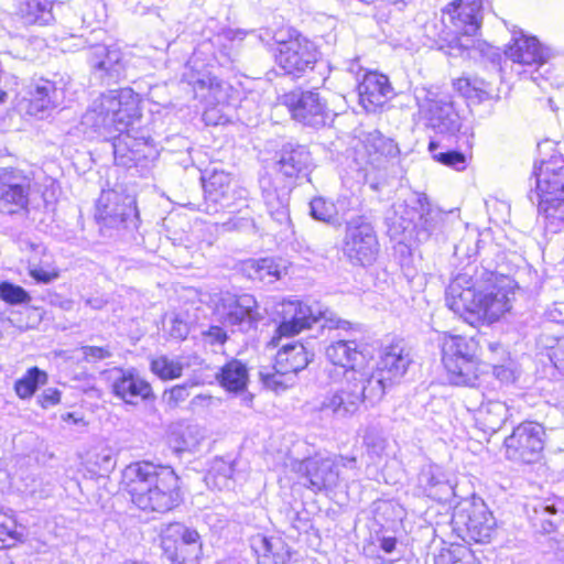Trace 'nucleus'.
Listing matches in <instances>:
<instances>
[{"label":"nucleus","mask_w":564,"mask_h":564,"mask_svg":"<svg viewBox=\"0 0 564 564\" xmlns=\"http://www.w3.org/2000/svg\"><path fill=\"white\" fill-rule=\"evenodd\" d=\"M417 485L423 492L438 501H446L453 496L452 485L444 478L440 467L435 465L423 466L417 475Z\"/></svg>","instance_id":"473e14b6"},{"label":"nucleus","mask_w":564,"mask_h":564,"mask_svg":"<svg viewBox=\"0 0 564 564\" xmlns=\"http://www.w3.org/2000/svg\"><path fill=\"white\" fill-rule=\"evenodd\" d=\"M46 382L47 373L37 367H32L22 378L15 381L14 391L20 399H30L37 388Z\"/></svg>","instance_id":"ea45409f"},{"label":"nucleus","mask_w":564,"mask_h":564,"mask_svg":"<svg viewBox=\"0 0 564 564\" xmlns=\"http://www.w3.org/2000/svg\"><path fill=\"white\" fill-rule=\"evenodd\" d=\"M454 530L465 541L488 543L496 533L497 522L481 499L462 502L452 519Z\"/></svg>","instance_id":"f8f14e48"},{"label":"nucleus","mask_w":564,"mask_h":564,"mask_svg":"<svg viewBox=\"0 0 564 564\" xmlns=\"http://www.w3.org/2000/svg\"><path fill=\"white\" fill-rule=\"evenodd\" d=\"M494 376L500 381H511L513 379V372L505 366H495Z\"/></svg>","instance_id":"e2e57ef3"},{"label":"nucleus","mask_w":564,"mask_h":564,"mask_svg":"<svg viewBox=\"0 0 564 564\" xmlns=\"http://www.w3.org/2000/svg\"><path fill=\"white\" fill-rule=\"evenodd\" d=\"M151 370L163 380H172L182 376L183 366L177 360L161 356L152 360Z\"/></svg>","instance_id":"37998d69"},{"label":"nucleus","mask_w":564,"mask_h":564,"mask_svg":"<svg viewBox=\"0 0 564 564\" xmlns=\"http://www.w3.org/2000/svg\"><path fill=\"white\" fill-rule=\"evenodd\" d=\"M161 547L173 564H198L203 553L199 533L180 522L169 523L162 530Z\"/></svg>","instance_id":"4468645a"},{"label":"nucleus","mask_w":564,"mask_h":564,"mask_svg":"<svg viewBox=\"0 0 564 564\" xmlns=\"http://www.w3.org/2000/svg\"><path fill=\"white\" fill-rule=\"evenodd\" d=\"M282 306V322L278 327L279 336H274L270 341L274 347L280 345L282 337L294 336L302 329L310 328L314 323L323 322L321 327L328 329H347L350 325L348 321L340 319L318 302L307 305L301 301H288Z\"/></svg>","instance_id":"423d86ee"},{"label":"nucleus","mask_w":564,"mask_h":564,"mask_svg":"<svg viewBox=\"0 0 564 564\" xmlns=\"http://www.w3.org/2000/svg\"><path fill=\"white\" fill-rule=\"evenodd\" d=\"M455 89H457L462 95L469 97L470 94V83L466 78H458L454 83Z\"/></svg>","instance_id":"69168bd1"},{"label":"nucleus","mask_w":564,"mask_h":564,"mask_svg":"<svg viewBox=\"0 0 564 564\" xmlns=\"http://www.w3.org/2000/svg\"><path fill=\"white\" fill-rule=\"evenodd\" d=\"M106 304L107 301L102 297H89L86 300V305L90 306L93 310H101Z\"/></svg>","instance_id":"774afa93"},{"label":"nucleus","mask_w":564,"mask_h":564,"mask_svg":"<svg viewBox=\"0 0 564 564\" xmlns=\"http://www.w3.org/2000/svg\"><path fill=\"white\" fill-rule=\"evenodd\" d=\"M87 61L95 77L105 84L119 80L124 70L122 52L115 46L105 44L91 46L87 52Z\"/></svg>","instance_id":"412c9836"},{"label":"nucleus","mask_w":564,"mask_h":564,"mask_svg":"<svg viewBox=\"0 0 564 564\" xmlns=\"http://www.w3.org/2000/svg\"><path fill=\"white\" fill-rule=\"evenodd\" d=\"M31 178L21 170L0 169V212L13 215L25 212L29 205Z\"/></svg>","instance_id":"6ab92c4d"},{"label":"nucleus","mask_w":564,"mask_h":564,"mask_svg":"<svg viewBox=\"0 0 564 564\" xmlns=\"http://www.w3.org/2000/svg\"><path fill=\"white\" fill-rule=\"evenodd\" d=\"M451 6L453 11L448 12L452 14V21L457 32L467 36L476 35L482 20V1L457 0Z\"/></svg>","instance_id":"a878e982"},{"label":"nucleus","mask_w":564,"mask_h":564,"mask_svg":"<svg viewBox=\"0 0 564 564\" xmlns=\"http://www.w3.org/2000/svg\"><path fill=\"white\" fill-rule=\"evenodd\" d=\"M368 387L369 383L362 372H351V377H346V381L339 388L316 399L313 402V410L336 419L351 416L362 402L375 405L380 401L370 398Z\"/></svg>","instance_id":"1a4fd4ad"},{"label":"nucleus","mask_w":564,"mask_h":564,"mask_svg":"<svg viewBox=\"0 0 564 564\" xmlns=\"http://www.w3.org/2000/svg\"><path fill=\"white\" fill-rule=\"evenodd\" d=\"M549 357L554 367L564 373V337L556 340V344L551 347Z\"/></svg>","instance_id":"864d4df0"},{"label":"nucleus","mask_w":564,"mask_h":564,"mask_svg":"<svg viewBox=\"0 0 564 564\" xmlns=\"http://www.w3.org/2000/svg\"><path fill=\"white\" fill-rule=\"evenodd\" d=\"M336 464H338V467L341 466L345 468L356 469L357 468V458L355 456H351V457L341 456L339 458V460L336 462Z\"/></svg>","instance_id":"338daca9"},{"label":"nucleus","mask_w":564,"mask_h":564,"mask_svg":"<svg viewBox=\"0 0 564 564\" xmlns=\"http://www.w3.org/2000/svg\"><path fill=\"white\" fill-rule=\"evenodd\" d=\"M478 344L471 337L446 335L442 341V362L454 386L475 387L478 381Z\"/></svg>","instance_id":"0eeeda50"},{"label":"nucleus","mask_w":564,"mask_h":564,"mask_svg":"<svg viewBox=\"0 0 564 564\" xmlns=\"http://www.w3.org/2000/svg\"><path fill=\"white\" fill-rule=\"evenodd\" d=\"M276 166L285 177L305 175L311 166V153L306 147L286 143L276 154Z\"/></svg>","instance_id":"bb28decb"},{"label":"nucleus","mask_w":564,"mask_h":564,"mask_svg":"<svg viewBox=\"0 0 564 564\" xmlns=\"http://www.w3.org/2000/svg\"><path fill=\"white\" fill-rule=\"evenodd\" d=\"M313 356L314 354L301 343L283 344L276 352L273 369H279L280 372L294 378L297 372L307 367Z\"/></svg>","instance_id":"c756f323"},{"label":"nucleus","mask_w":564,"mask_h":564,"mask_svg":"<svg viewBox=\"0 0 564 564\" xmlns=\"http://www.w3.org/2000/svg\"><path fill=\"white\" fill-rule=\"evenodd\" d=\"M359 102L366 111L372 112L382 107L393 95L387 76L366 72L357 85Z\"/></svg>","instance_id":"b1692460"},{"label":"nucleus","mask_w":564,"mask_h":564,"mask_svg":"<svg viewBox=\"0 0 564 564\" xmlns=\"http://www.w3.org/2000/svg\"><path fill=\"white\" fill-rule=\"evenodd\" d=\"M334 207L337 209V219H344L347 213L354 209L351 199L346 196L338 197L336 203H334Z\"/></svg>","instance_id":"bf43d9fd"},{"label":"nucleus","mask_w":564,"mask_h":564,"mask_svg":"<svg viewBox=\"0 0 564 564\" xmlns=\"http://www.w3.org/2000/svg\"><path fill=\"white\" fill-rule=\"evenodd\" d=\"M262 198L271 218L280 225L289 221L288 196L285 192H279L273 186L270 176H261L259 180Z\"/></svg>","instance_id":"72a5a7b5"},{"label":"nucleus","mask_w":564,"mask_h":564,"mask_svg":"<svg viewBox=\"0 0 564 564\" xmlns=\"http://www.w3.org/2000/svg\"><path fill=\"white\" fill-rule=\"evenodd\" d=\"M22 533L18 530L17 521L12 514L0 512V541L15 543L21 540Z\"/></svg>","instance_id":"49530a36"},{"label":"nucleus","mask_w":564,"mask_h":564,"mask_svg":"<svg viewBox=\"0 0 564 564\" xmlns=\"http://www.w3.org/2000/svg\"><path fill=\"white\" fill-rule=\"evenodd\" d=\"M532 176L534 189L529 199L536 204L539 215L550 225L564 224V158L554 151L549 159H541L534 164Z\"/></svg>","instance_id":"39448f33"},{"label":"nucleus","mask_w":564,"mask_h":564,"mask_svg":"<svg viewBox=\"0 0 564 564\" xmlns=\"http://www.w3.org/2000/svg\"><path fill=\"white\" fill-rule=\"evenodd\" d=\"M398 219H394L389 228L392 236L403 235L412 237L419 242L427 241L437 230L443 219L442 213L434 208L425 194H414L404 206Z\"/></svg>","instance_id":"6e6552de"},{"label":"nucleus","mask_w":564,"mask_h":564,"mask_svg":"<svg viewBox=\"0 0 564 564\" xmlns=\"http://www.w3.org/2000/svg\"><path fill=\"white\" fill-rule=\"evenodd\" d=\"M215 314L224 325L237 327L242 333L257 328L259 322L264 318L251 294H221L216 303Z\"/></svg>","instance_id":"dca6fc26"},{"label":"nucleus","mask_w":564,"mask_h":564,"mask_svg":"<svg viewBox=\"0 0 564 564\" xmlns=\"http://www.w3.org/2000/svg\"><path fill=\"white\" fill-rule=\"evenodd\" d=\"M344 68H345V70L348 74H350L351 76L355 77L357 83H360L359 82V75H360L361 72H364V68L359 64V59L358 58H354V59H349V61L345 62L344 63Z\"/></svg>","instance_id":"680f3d73"},{"label":"nucleus","mask_w":564,"mask_h":564,"mask_svg":"<svg viewBox=\"0 0 564 564\" xmlns=\"http://www.w3.org/2000/svg\"><path fill=\"white\" fill-rule=\"evenodd\" d=\"M296 471L307 481L313 491L332 489L339 480L338 464L330 458L308 457L297 463Z\"/></svg>","instance_id":"4be33fe9"},{"label":"nucleus","mask_w":564,"mask_h":564,"mask_svg":"<svg viewBox=\"0 0 564 564\" xmlns=\"http://www.w3.org/2000/svg\"><path fill=\"white\" fill-rule=\"evenodd\" d=\"M231 176L224 171L213 172L204 181V193L208 200L220 204L221 207L232 208L234 204L229 200L231 189Z\"/></svg>","instance_id":"f704fd0d"},{"label":"nucleus","mask_w":564,"mask_h":564,"mask_svg":"<svg viewBox=\"0 0 564 564\" xmlns=\"http://www.w3.org/2000/svg\"><path fill=\"white\" fill-rule=\"evenodd\" d=\"M291 117L303 126L322 128L328 119L326 100L316 90H293L283 96Z\"/></svg>","instance_id":"a211bd4d"},{"label":"nucleus","mask_w":564,"mask_h":564,"mask_svg":"<svg viewBox=\"0 0 564 564\" xmlns=\"http://www.w3.org/2000/svg\"><path fill=\"white\" fill-rule=\"evenodd\" d=\"M415 100L425 126L436 134L447 138L455 137L467 148H471L473 128L464 122L455 108L451 94L437 87L416 88Z\"/></svg>","instance_id":"20e7f679"},{"label":"nucleus","mask_w":564,"mask_h":564,"mask_svg":"<svg viewBox=\"0 0 564 564\" xmlns=\"http://www.w3.org/2000/svg\"><path fill=\"white\" fill-rule=\"evenodd\" d=\"M188 397L189 391L187 384L174 386L170 390H165L163 393V400L171 409L178 406Z\"/></svg>","instance_id":"8fccbe9b"},{"label":"nucleus","mask_w":564,"mask_h":564,"mask_svg":"<svg viewBox=\"0 0 564 564\" xmlns=\"http://www.w3.org/2000/svg\"><path fill=\"white\" fill-rule=\"evenodd\" d=\"M112 393L129 404H137L138 399L148 400L152 397V388L133 369L115 368L111 371Z\"/></svg>","instance_id":"5701e85b"},{"label":"nucleus","mask_w":564,"mask_h":564,"mask_svg":"<svg viewBox=\"0 0 564 564\" xmlns=\"http://www.w3.org/2000/svg\"><path fill=\"white\" fill-rule=\"evenodd\" d=\"M83 359L86 362H98L111 358L113 352L109 345L106 346H83L80 348Z\"/></svg>","instance_id":"09e8293b"},{"label":"nucleus","mask_w":564,"mask_h":564,"mask_svg":"<svg viewBox=\"0 0 564 564\" xmlns=\"http://www.w3.org/2000/svg\"><path fill=\"white\" fill-rule=\"evenodd\" d=\"M203 339L206 344H209L212 346L215 345H224L227 339L228 335L220 326H209V328L205 332H203Z\"/></svg>","instance_id":"3c124183"},{"label":"nucleus","mask_w":564,"mask_h":564,"mask_svg":"<svg viewBox=\"0 0 564 564\" xmlns=\"http://www.w3.org/2000/svg\"><path fill=\"white\" fill-rule=\"evenodd\" d=\"M123 481L132 502L141 510L164 513L182 501L180 478L170 466L130 464L123 471Z\"/></svg>","instance_id":"f03ea898"},{"label":"nucleus","mask_w":564,"mask_h":564,"mask_svg":"<svg viewBox=\"0 0 564 564\" xmlns=\"http://www.w3.org/2000/svg\"><path fill=\"white\" fill-rule=\"evenodd\" d=\"M180 438L181 441L177 448L181 451H189L198 446L205 438V431L198 424L188 423L182 426Z\"/></svg>","instance_id":"c03bdc74"},{"label":"nucleus","mask_w":564,"mask_h":564,"mask_svg":"<svg viewBox=\"0 0 564 564\" xmlns=\"http://www.w3.org/2000/svg\"><path fill=\"white\" fill-rule=\"evenodd\" d=\"M216 378L226 390L239 392L247 387L248 369L240 360L232 359L220 368Z\"/></svg>","instance_id":"c9c22d12"},{"label":"nucleus","mask_w":564,"mask_h":564,"mask_svg":"<svg viewBox=\"0 0 564 564\" xmlns=\"http://www.w3.org/2000/svg\"><path fill=\"white\" fill-rule=\"evenodd\" d=\"M446 304L471 326L491 324L511 307L505 291H478L467 274H459L449 283L446 290Z\"/></svg>","instance_id":"7ed1b4c3"},{"label":"nucleus","mask_w":564,"mask_h":564,"mask_svg":"<svg viewBox=\"0 0 564 564\" xmlns=\"http://www.w3.org/2000/svg\"><path fill=\"white\" fill-rule=\"evenodd\" d=\"M327 359L335 366L346 369V377L358 372L355 367L361 365L365 356L355 340H337L326 348Z\"/></svg>","instance_id":"2f4dec72"},{"label":"nucleus","mask_w":564,"mask_h":564,"mask_svg":"<svg viewBox=\"0 0 564 564\" xmlns=\"http://www.w3.org/2000/svg\"><path fill=\"white\" fill-rule=\"evenodd\" d=\"M412 362L411 349L402 340L384 347L377 368L371 372H362L369 383L370 398L381 400L386 389L399 382Z\"/></svg>","instance_id":"9d476101"},{"label":"nucleus","mask_w":564,"mask_h":564,"mask_svg":"<svg viewBox=\"0 0 564 564\" xmlns=\"http://www.w3.org/2000/svg\"><path fill=\"white\" fill-rule=\"evenodd\" d=\"M99 223L109 228H129L137 226L134 200L116 191H104L98 199L97 215Z\"/></svg>","instance_id":"aec40b11"},{"label":"nucleus","mask_w":564,"mask_h":564,"mask_svg":"<svg viewBox=\"0 0 564 564\" xmlns=\"http://www.w3.org/2000/svg\"><path fill=\"white\" fill-rule=\"evenodd\" d=\"M341 251L352 265L368 267L377 260L380 251L378 236L365 215L346 220Z\"/></svg>","instance_id":"9b49d317"},{"label":"nucleus","mask_w":564,"mask_h":564,"mask_svg":"<svg viewBox=\"0 0 564 564\" xmlns=\"http://www.w3.org/2000/svg\"><path fill=\"white\" fill-rule=\"evenodd\" d=\"M189 333V326L186 322L181 319L180 317H174L172 319V325L170 328V335L175 339H185Z\"/></svg>","instance_id":"4d7b16f0"},{"label":"nucleus","mask_w":564,"mask_h":564,"mask_svg":"<svg viewBox=\"0 0 564 564\" xmlns=\"http://www.w3.org/2000/svg\"><path fill=\"white\" fill-rule=\"evenodd\" d=\"M310 215L318 221L335 225L337 224V209L334 207V202L327 200L324 197H314L310 202Z\"/></svg>","instance_id":"79ce46f5"},{"label":"nucleus","mask_w":564,"mask_h":564,"mask_svg":"<svg viewBox=\"0 0 564 564\" xmlns=\"http://www.w3.org/2000/svg\"><path fill=\"white\" fill-rule=\"evenodd\" d=\"M505 53L513 63L531 67V78L534 82L539 78L534 74L551 64L557 56L554 48L542 44L535 36L524 34L521 30L513 32L511 42Z\"/></svg>","instance_id":"f3484780"},{"label":"nucleus","mask_w":564,"mask_h":564,"mask_svg":"<svg viewBox=\"0 0 564 564\" xmlns=\"http://www.w3.org/2000/svg\"><path fill=\"white\" fill-rule=\"evenodd\" d=\"M424 33L425 36L435 44L445 40L442 35L444 33V25L443 23H438L435 19L425 23Z\"/></svg>","instance_id":"6e6d98bb"},{"label":"nucleus","mask_w":564,"mask_h":564,"mask_svg":"<svg viewBox=\"0 0 564 564\" xmlns=\"http://www.w3.org/2000/svg\"><path fill=\"white\" fill-rule=\"evenodd\" d=\"M365 445L369 454L380 456L386 448V441L373 433H367L365 436Z\"/></svg>","instance_id":"603ef678"},{"label":"nucleus","mask_w":564,"mask_h":564,"mask_svg":"<svg viewBox=\"0 0 564 564\" xmlns=\"http://www.w3.org/2000/svg\"><path fill=\"white\" fill-rule=\"evenodd\" d=\"M39 404L47 409L61 402V391L56 388H47L37 397Z\"/></svg>","instance_id":"5fc2aeb1"},{"label":"nucleus","mask_w":564,"mask_h":564,"mask_svg":"<svg viewBox=\"0 0 564 564\" xmlns=\"http://www.w3.org/2000/svg\"><path fill=\"white\" fill-rule=\"evenodd\" d=\"M29 95V112L44 117L47 111L59 105L62 93L54 82L39 78L31 84Z\"/></svg>","instance_id":"c85d7f7f"},{"label":"nucleus","mask_w":564,"mask_h":564,"mask_svg":"<svg viewBox=\"0 0 564 564\" xmlns=\"http://www.w3.org/2000/svg\"><path fill=\"white\" fill-rule=\"evenodd\" d=\"M54 0H20L19 14L26 24H47L53 20L52 6Z\"/></svg>","instance_id":"e433bc0d"},{"label":"nucleus","mask_w":564,"mask_h":564,"mask_svg":"<svg viewBox=\"0 0 564 564\" xmlns=\"http://www.w3.org/2000/svg\"><path fill=\"white\" fill-rule=\"evenodd\" d=\"M434 564H477L474 553L464 545H451L434 556Z\"/></svg>","instance_id":"a19ab883"},{"label":"nucleus","mask_w":564,"mask_h":564,"mask_svg":"<svg viewBox=\"0 0 564 564\" xmlns=\"http://www.w3.org/2000/svg\"><path fill=\"white\" fill-rule=\"evenodd\" d=\"M140 97L130 87L109 90L95 99L82 117V124L105 139H111L117 165L138 166L155 158L149 135L135 130L140 121Z\"/></svg>","instance_id":"f257e3e1"},{"label":"nucleus","mask_w":564,"mask_h":564,"mask_svg":"<svg viewBox=\"0 0 564 564\" xmlns=\"http://www.w3.org/2000/svg\"><path fill=\"white\" fill-rule=\"evenodd\" d=\"M30 275L40 283H50L57 278V273L47 272L41 268H34L30 271Z\"/></svg>","instance_id":"052dcab7"},{"label":"nucleus","mask_w":564,"mask_h":564,"mask_svg":"<svg viewBox=\"0 0 564 564\" xmlns=\"http://www.w3.org/2000/svg\"><path fill=\"white\" fill-rule=\"evenodd\" d=\"M318 51L313 42L296 35L288 40L275 37L274 61L284 75L301 78L313 70Z\"/></svg>","instance_id":"ddd939ff"},{"label":"nucleus","mask_w":564,"mask_h":564,"mask_svg":"<svg viewBox=\"0 0 564 564\" xmlns=\"http://www.w3.org/2000/svg\"><path fill=\"white\" fill-rule=\"evenodd\" d=\"M361 142L367 164L377 170L386 167L388 159L394 158L399 153L397 143L384 137L379 130L365 133Z\"/></svg>","instance_id":"393cba45"},{"label":"nucleus","mask_w":564,"mask_h":564,"mask_svg":"<svg viewBox=\"0 0 564 564\" xmlns=\"http://www.w3.org/2000/svg\"><path fill=\"white\" fill-rule=\"evenodd\" d=\"M379 545L382 551L390 554L395 550L397 539L394 536H383L379 539Z\"/></svg>","instance_id":"0e129e2a"},{"label":"nucleus","mask_w":564,"mask_h":564,"mask_svg":"<svg viewBox=\"0 0 564 564\" xmlns=\"http://www.w3.org/2000/svg\"><path fill=\"white\" fill-rule=\"evenodd\" d=\"M474 411V419L477 427L487 434L497 433L509 417V408L499 400H487L478 406L468 405Z\"/></svg>","instance_id":"cd10ccee"},{"label":"nucleus","mask_w":564,"mask_h":564,"mask_svg":"<svg viewBox=\"0 0 564 564\" xmlns=\"http://www.w3.org/2000/svg\"><path fill=\"white\" fill-rule=\"evenodd\" d=\"M250 543L259 564H286L291 558L289 546L280 538L257 534Z\"/></svg>","instance_id":"7c9ffc66"},{"label":"nucleus","mask_w":564,"mask_h":564,"mask_svg":"<svg viewBox=\"0 0 564 564\" xmlns=\"http://www.w3.org/2000/svg\"><path fill=\"white\" fill-rule=\"evenodd\" d=\"M242 270L251 280L273 282L280 278L278 264L269 258L249 259L243 262Z\"/></svg>","instance_id":"4c0bfd02"},{"label":"nucleus","mask_w":564,"mask_h":564,"mask_svg":"<svg viewBox=\"0 0 564 564\" xmlns=\"http://www.w3.org/2000/svg\"><path fill=\"white\" fill-rule=\"evenodd\" d=\"M545 437V429L542 424L533 421L520 423L505 438L507 459L522 464L539 462L543 454Z\"/></svg>","instance_id":"2eb2a0df"},{"label":"nucleus","mask_w":564,"mask_h":564,"mask_svg":"<svg viewBox=\"0 0 564 564\" xmlns=\"http://www.w3.org/2000/svg\"><path fill=\"white\" fill-rule=\"evenodd\" d=\"M261 379L267 388L275 392L286 390L294 382L292 376H286V373L280 372L279 369H274V372H261Z\"/></svg>","instance_id":"de8ad7c7"},{"label":"nucleus","mask_w":564,"mask_h":564,"mask_svg":"<svg viewBox=\"0 0 564 564\" xmlns=\"http://www.w3.org/2000/svg\"><path fill=\"white\" fill-rule=\"evenodd\" d=\"M429 151L436 162L452 167L456 171H463L467 165L466 154L459 150L443 149L435 140L429 143Z\"/></svg>","instance_id":"58836bf2"},{"label":"nucleus","mask_w":564,"mask_h":564,"mask_svg":"<svg viewBox=\"0 0 564 564\" xmlns=\"http://www.w3.org/2000/svg\"><path fill=\"white\" fill-rule=\"evenodd\" d=\"M0 299L10 305L26 304L31 301L30 294L22 286L8 281L0 283Z\"/></svg>","instance_id":"a18cd8bd"},{"label":"nucleus","mask_w":564,"mask_h":564,"mask_svg":"<svg viewBox=\"0 0 564 564\" xmlns=\"http://www.w3.org/2000/svg\"><path fill=\"white\" fill-rule=\"evenodd\" d=\"M216 471H221L220 474V480L224 482L221 484L223 486H226V482L228 481V479L231 477L232 475V467L231 465L225 463L224 460H219V462H216L215 466L213 467V469L209 471L208 476H207V480H209L212 477H214V473Z\"/></svg>","instance_id":"13d9d810"}]
</instances>
